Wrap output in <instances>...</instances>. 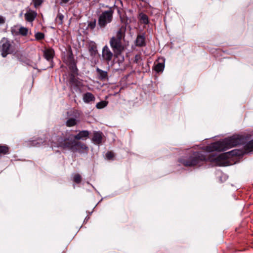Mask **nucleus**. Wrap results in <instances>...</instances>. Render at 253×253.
I'll return each mask as SVG.
<instances>
[{"mask_svg": "<svg viewBox=\"0 0 253 253\" xmlns=\"http://www.w3.org/2000/svg\"><path fill=\"white\" fill-rule=\"evenodd\" d=\"M246 142L247 138L245 136L234 135L211 143L206 147L205 150L209 152L224 151L237 145L244 144Z\"/></svg>", "mask_w": 253, "mask_h": 253, "instance_id": "f257e3e1", "label": "nucleus"}, {"mask_svg": "<svg viewBox=\"0 0 253 253\" xmlns=\"http://www.w3.org/2000/svg\"><path fill=\"white\" fill-rule=\"evenodd\" d=\"M53 141L51 142L52 147H56L63 150H72L75 147L76 140L74 137V134L70 131H66L62 133L60 135L55 136L52 137Z\"/></svg>", "mask_w": 253, "mask_h": 253, "instance_id": "f03ea898", "label": "nucleus"}, {"mask_svg": "<svg viewBox=\"0 0 253 253\" xmlns=\"http://www.w3.org/2000/svg\"><path fill=\"white\" fill-rule=\"evenodd\" d=\"M126 31V27L122 26L117 31L115 36L110 39V45L116 57L120 56L125 50V47L122 41L125 40Z\"/></svg>", "mask_w": 253, "mask_h": 253, "instance_id": "7ed1b4c3", "label": "nucleus"}, {"mask_svg": "<svg viewBox=\"0 0 253 253\" xmlns=\"http://www.w3.org/2000/svg\"><path fill=\"white\" fill-rule=\"evenodd\" d=\"M206 156L200 151H191L187 156L178 160V162L185 167H200L207 162Z\"/></svg>", "mask_w": 253, "mask_h": 253, "instance_id": "20e7f679", "label": "nucleus"}, {"mask_svg": "<svg viewBox=\"0 0 253 253\" xmlns=\"http://www.w3.org/2000/svg\"><path fill=\"white\" fill-rule=\"evenodd\" d=\"M114 13V8L112 7H109L108 10L102 11L98 15L97 22L98 30L105 29L107 25L112 22L113 19Z\"/></svg>", "mask_w": 253, "mask_h": 253, "instance_id": "39448f33", "label": "nucleus"}, {"mask_svg": "<svg viewBox=\"0 0 253 253\" xmlns=\"http://www.w3.org/2000/svg\"><path fill=\"white\" fill-rule=\"evenodd\" d=\"M14 51L12 49L11 42L6 38H3L0 42V52L3 57H6L8 54Z\"/></svg>", "mask_w": 253, "mask_h": 253, "instance_id": "423d86ee", "label": "nucleus"}, {"mask_svg": "<svg viewBox=\"0 0 253 253\" xmlns=\"http://www.w3.org/2000/svg\"><path fill=\"white\" fill-rule=\"evenodd\" d=\"M226 154H221L218 156H210L207 158V162H210L217 166H221L226 158Z\"/></svg>", "mask_w": 253, "mask_h": 253, "instance_id": "0eeeda50", "label": "nucleus"}, {"mask_svg": "<svg viewBox=\"0 0 253 253\" xmlns=\"http://www.w3.org/2000/svg\"><path fill=\"white\" fill-rule=\"evenodd\" d=\"M89 148L88 146L84 143L79 141H77L75 147L72 150V152H78L79 153H86L88 152Z\"/></svg>", "mask_w": 253, "mask_h": 253, "instance_id": "6e6552de", "label": "nucleus"}, {"mask_svg": "<svg viewBox=\"0 0 253 253\" xmlns=\"http://www.w3.org/2000/svg\"><path fill=\"white\" fill-rule=\"evenodd\" d=\"M67 64L71 71L75 74H77L78 69L77 67L76 62L72 52L68 57Z\"/></svg>", "mask_w": 253, "mask_h": 253, "instance_id": "1a4fd4ad", "label": "nucleus"}, {"mask_svg": "<svg viewBox=\"0 0 253 253\" xmlns=\"http://www.w3.org/2000/svg\"><path fill=\"white\" fill-rule=\"evenodd\" d=\"M26 9L27 12L24 14L25 19L26 21L32 23L36 19L37 16V12L29 7H27Z\"/></svg>", "mask_w": 253, "mask_h": 253, "instance_id": "9d476101", "label": "nucleus"}, {"mask_svg": "<svg viewBox=\"0 0 253 253\" xmlns=\"http://www.w3.org/2000/svg\"><path fill=\"white\" fill-rule=\"evenodd\" d=\"M102 56L103 59L108 63L112 60L113 53L111 51L108 46L106 45L102 49Z\"/></svg>", "mask_w": 253, "mask_h": 253, "instance_id": "9b49d317", "label": "nucleus"}, {"mask_svg": "<svg viewBox=\"0 0 253 253\" xmlns=\"http://www.w3.org/2000/svg\"><path fill=\"white\" fill-rule=\"evenodd\" d=\"M103 133L100 131L93 132V137L91 139L92 142L96 145H99L102 143Z\"/></svg>", "mask_w": 253, "mask_h": 253, "instance_id": "f8f14e48", "label": "nucleus"}, {"mask_svg": "<svg viewBox=\"0 0 253 253\" xmlns=\"http://www.w3.org/2000/svg\"><path fill=\"white\" fill-rule=\"evenodd\" d=\"M89 132L87 130L79 131V133L74 135L75 139L76 141L80 140H86L89 138Z\"/></svg>", "mask_w": 253, "mask_h": 253, "instance_id": "ddd939ff", "label": "nucleus"}, {"mask_svg": "<svg viewBox=\"0 0 253 253\" xmlns=\"http://www.w3.org/2000/svg\"><path fill=\"white\" fill-rule=\"evenodd\" d=\"M165 59L159 58L157 63H155L154 69L158 73L162 72L165 68Z\"/></svg>", "mask_w": 253, "mask_h": 253, "instance_id": "4468645a", "label": "nucleus"}, {"mask_svg": "<svg viewBox=\"0 0 253 253\" xmlns=\"http://www.w3.org/2000/svg\"><path fill=\"white\" fill-rule=\"evenodd\" d=\"M54 56V50L52 48H46L43 51V56L48 61H53Z\"/></svg>", "mask_w": 253, "mask_h": 253, "instance_id": "2eb2a0df", "label": "nucleus"}, {"mask_svg": "<svg viewBox=\"0 0 253 253\" xmlns=\"http://www.w3.org/2000/svg\"><path fill=\"white\" fill-rule=\"evenodd\" d=\"M88 49L90 56L92 57L95 56L98 52L96 44L94 42H89Z\"/></svg>", "mask_w": 253, "mask_h": 253, "instance_id": "dca6fc26", "label": "nucleus"}, {"mask_svg": "<svg viewBox=\"0 0 253 253\" xmlns=\"http://www.w3.org/2000/svg\"><path fill=\"white\" fill-rule=\"evenodd\" d=\"M135 45L138 47L144 46L146 45L145 37L143 35H138L135 40Z\"/></svg>", "mask_w": 253, "mask_h": 253, "instance_id": "f3484780", "label": "nucleus"}, {"mask_svg": "<svg viewBox=\"0 0 253 253\" xmlns=\"http://www.w3.org/2000/svg\"><path fill=\"white\" fill-rule=\"evenodd\" d=\"M96 71L97 73L98 78L101 81H104L107 79L108 73L106 71H103L98 68H97Z\"/></svg>", "mask_w": 253, "mask_h": 253, "instance_id": "a211bd4d", "label": "nucleus"}, {"mask_svg": "<svg viewBox=\"0 0 253 253\" xmlns=\"http://www.w3.org/2000/svg\"><path fill=\"white\" fill-rule=\"evenodd\" d=\"M94 96L90 92H86L83 95V100L84 102L88 103L90 102L95 100Z\"/></svg>", "mask_w": 253, "mask_h": 253, "instance_id": "6ab92c4d", "label": "nucleus"}, {"mask_svg": "<svg viewBox=\"0 0 253 253\" xmlns=\"http://www.w3.org/2000/svg\"><path fill=\"white\" fill-rule=\"evenodd\" d=\"M18 33L20 34L22 36H27L28 32V30L27 28L24 27H21L18 29ZM11 32L14 35H17L18 32L15 31V30L14 29H11Z\"/></svg>", "mask_w": 253, "mask_h": 253, "instance_id": "aec40b11", "label": "nucleus"}, {"mask_svg": "<svg viewBox=\"0 0 253 253\" xmlns=\"http://www.w3.org/2000/svg\"><path fill=\"white\" fill-rule=\"evenodd\" d=\"M9 154V147L6 145L0 144V157Z\"/></svg>", "mask_w": 253, "mask_h": 253, "instance_id": "412c9836", "label": "nucleus"}, {"mask_svg": "<svg viewBox=\"0 0 253 253\" xmlns=\"http://www.w3.org/2000/svg\"><path fill=\"white\" fill-rule=\"evenodd\" d=\"M138 18L141 22L144 24H148L149 23L148 16L145 13L141 12L139 14Z\"/></svg>", "mask_w": 253, "mask_h": 253, "instance_id": "4be33fe9", "label": "nucleus"}, {"mask_svg": "<svg viewBox=\"0 0 253 253\" xmlns=\"http://www.w3.org/2000/svg\"><path fill=\"white\" fill-rule=\"evenodd\" d=\"M244 148L246 153H253V139L247 142Z\"/></svg>", "mask_w": 253, "mask_h": 253, "instance_id": "5701e85b", "label": "nucleus"}, {"mask_svg": "<svg viewBox=\"0 0 253 253\" xmlns=\"http://www.w3.org/2000/svg\"><path fill=\"white\" fill-rule=\"evenodd\" d=\"M96 26V20L95 19H92L87 22V28L90 30H93Z\"/></svg>", "mask_w": 253, "mask_h": 253, "instance_id": "b1692460", "label": "nucleus"}, {"mask_svg": "<svg viewBox=\"0 0 253 253\" xmlns=\"http://www.w3.org/2000/svg\"><path fill=\"white\" fill-rule=\"evenodd\" d=\"M77 124V120L75 118H71L67 120L66 122V126L68 127H71L75 126Z\"/></svg>", "mask_w": 253, "mask_h": 253, "instance_id": "393cba45", "label": "nucleus"}, {"mask_svg": "<svg viewBox=\"0 0 253 253\" xmlns=\"http://www.w3.org/2000/svg\"><path fill=\"white\" fill-rule=\"evenodd\" d=\"M82 180V176L79 173H76L74 175L73 180L75 183L80 184Z\"/></svg>", "mask_w": 253, "mask_h": 253, "instance_id": "a878e982", "label": "nucleus"}, {"mask_svg": "<svg viewBox=\"0 0 253 253\" xmlns=\"http://www.w3.org/2000/svg\"><path fill=\"white\" fill-rule=\"evenodd\" d=\"M64 17L62 14L58 13L56 18V23L59 25H62Z\"/></svg>", "mask_w": 253, "mask_h": 253, "instance_id": "bb28decb", "label": "nucleus"}, {"mask_svg": "<svg viewBox=\"0 0 253 253\" xmlns=\"http://www.w3.org/2000/svg\"><path fill=\"white\" fill-rule=\"evenodd\" d=\"M43 1L44 0H32V3L35 8H38L41 6Z\"/></svg>", "mask_w": 253, "mask_h": 253, "instance_id": "cd10ccee", "label": "nucleus"}, {"mask_svg": "<svg viewBox=\"0 0 253 253\" xmlns=\"http://www.w3.org/2000/svg\"><path fill=\"white\" fill-rule=\"evenodd\" d=\"M108 104V102L106 101H101L97 103L96 105V107L97 109H102L105 107Z\"/></svg>", "mask_w": 253, "mask_h": 253, "instance_id": "c85d7f7f", "label": "nucleus"}, {"mask_svg": "<svg viewBox=\"0 0 253 253\" xmlns=\"http://www.w3.org/2000/svg\"><path fill=\"white\" fill-rule=\"evenodd\" d=\"M35 37L37 41L41 40L44 38V34L42 32H37L35 34Z\"/></svg>", "mask_w": 253, "mask_h": 253, "instance_id": "c756f323", "label": "nucleus"}, {"mask_svg": "<svg viewBox=\"0 0 253 253\" xmlns=\"http://www.w3.org/2000/svg\"><path fill=\"white\" fill-rule=\"evenodd\" d=\"M70 83L71 84L76 85L77 86L79 85V82L78 81V79H76L75 78V76H74V75L71 76L70 79Z\"/></svg>", "mask_w": 253, "mask_h": 253, "instance_id": "7c9ffc66", "label": "nucleus"}, {"mask_svg": "<svg viewBox=\"0 0 253 253\" xmlns=\"http://www.w3.org/2000/svg\"><path fill=\"white\" fill-rule=\"evenodd\" d=\"M106 157L107 160H112L114 157V153L111 151H108L106 154Z\"/></svg>", "mask_w": 253, "mask_h": 253, "instance_id": "2f4dec72", "label": "nucleus"}, {"mask_svg": "<svg viewBox=\"0 0 253 253\" xmlns=\"http://www.w3.org/2000/svg\"><path fill=\"white\" fill-rule=\"evenodd\" d=\"M140 58V56L139 55H138V54L136 55L135 56L134 62H136V63H138V60Z\"/></svg>", "mask_w": 253, "mask_h": 253, "instance_id": "473e14b6", "label": "nucleus"}, {"mask_svg": "<svg viewBox=\"0 0 253 253\" xmlns=\"http://www.w3.org/2000/svg\"><path fill=\"white\" fill-rule=\"evenodd\" d=\"M229 153L230 154H231L232 156H236V155H237L238 154L237 153L236 150H234L231 151L230 152H229Z\"/></svg>", "mask_w": 253, "mask_h": 253, "instance_id": "72a5a7b5", "label": "nucleus"}, {"mask_svg": "<svg viewBox=\"0 0 253 253\" xmlns=\"http://www.w3.org/2000/svg\"><path fill=\"white\" fill-rule=\"evenodd\" d=\"M70 0H60V4H66L68 3Z\"/></svg>", "mask_w": 253, "mask_h": 253, "instance_id": "f704fd0d", "label": "nucleus"}, {"mask_svg": "<svg viewBox=\"0 0 253 253\" xmlns=\"http://www.w3.org/2000/svg\"><path fill=\"white\" fill-rule=\"evenodd\" d=\"M4 22H5L4 18L2 16H0V24H2L4 23Z\"/></svg>", "mask_w": 253, "mask_h": 253, "instance_id": "c9c22d12", "label": "nucleus"}]
</instances>
